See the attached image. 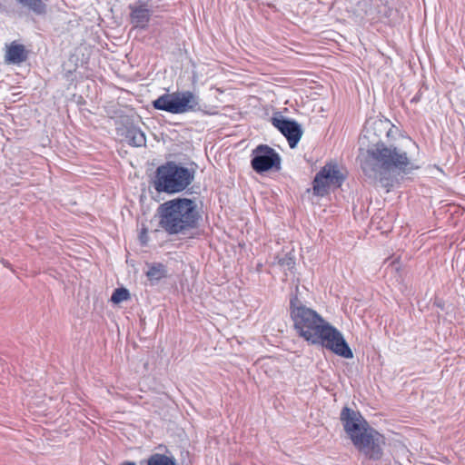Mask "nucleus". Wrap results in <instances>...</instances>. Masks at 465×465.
Listing matches in <instances>:
<instances>
[{"label": "nucleus", "mask_w": 465, "mask_h": 465, "mask_svg": "<svg viewBox=\"0 0 465 465\" xmlns=\"http://www.w3.org/2000/svg\"><path fill=\"white\" fill-rule=\"evenodd\" d=\"M17 2L36 15H43L46 12V5L43 0H17Z\"/></svg>", "instance_id": "nucleus-18"}, {"label": "nucleus", "mask_w": 465, "mask_h": 465, "mask_svg": "<svg viewBox=\"0 0 465 465\" xmlns=\"http://www.w3.org/2000/svg\"><path fill=\"white\" fill-rule=\"evenodd\" d=\"M155 109L171 114L193 111L199 105V98L191 91L163 94L153 102Z\"/></svg>", "instance_id": "nucleus-6"}, {"label": "nucleus", "mask_w": 465, "mask_h": 465, "mask_svg": "<svg viewBox=\"0 0 465 465\" xmlns=\"http://www.w3.org/2000/svg\"><path fill=\"white\" fill-rule=\"evenodd\" d=\"M345 175L336 162L327 163L315 175L312 182V193L316 196H325L331 190L339 188Z\"/></svg>", "instance_id": "nucleus-7"}, {"label": "nucleus", "mask_w": 465, "mask_h": 465, "mask_svg": "<svg viewBox=\"0 0 465 465\" xmlns=\"http://www.w3.org/2000/svg\"><path fill=\"white\" fill-rule=\"evenodd\" d=\"M146 276L151 282H158L166 276L165 266L162 263H152L148 265Z\"/></svg>", "instance_id": "nucleus-17"}, {"label": "nucleus", "mask_w": 465, "mask_h": 465, "mask_svg": "<svg viewBox=\"0 0 465 465\" xmlns=\"http://www.w3.org/2000/svg\"><path fill=\"white\" fill-rule=\"evenodd\" d=\"M27 58V52L23 45L12 43L5 54V60L10 64H20Z\"/></svg>", "instance_id": "nucleus-15"}, {"label": "nucleus", "mask_w": 465, "mask_h": 465, "mask_svg": "<svg viewBox=\"0 0 465 465\" xmlns=\"http://www.w3.org/2000/svg\"><path fill=\"white\" fill-rule=\"evenodd\" d=\"M122 465H135V463L132 462V461H128V462L123 463Z\"/></svg>", "instance_id": "nucleus-22"}, {"label": "nucleus", "mask_w": 465, "mask_h": 465, "mask_svg": "<svg viewBox=\"0 0 465 465\" xmlns=\"http://www.w3.org/2000/svg\"><path fill=\"white\" fill-rule=\"evenodd\" d=\"M385 444L384 437L374 429L369 430L353 445L370 459L379 460L382 456V447Z\"/></svg>", "instance_id": "nucleus-11"}, {"label": "nucleus", "mask_w": 465, "mask_h": 465, "mask_svg": "<svg viewBox=\"0 0 465 465\" xmlns=\"http://www.w3.org/2000/svg\"><path fill=\"white\" fill-rule=\"evenodd\" d=\"M158 214L161 228L169 234L194 228L200 218L196 203L187 198H176L162 203Z\"/></svg>", "instance_id": "nucleus-2"}, {"label": "nucleus", "mask_w": 465, "mask_h": 465, "mask_svg": "<svg viewBox=\"0 0 465 465\" xmlns=\"http://www.w3.org/2000/svg\"><path fill=\"white\" fill-rule=\"evenodd\" d=\"M127 145H145L146 140L143 132L136 128L128 129L125 135Z\"/></svg>", "instance_id": "nucleus-16"}, {"label": "nucleus", "mask_w": 465, "mask_h": 465, "mask_svg": "<svg viewBox=\"0 0 465 465\" xmlns=\"http://www.w3.org/2000/svg\"><path fill=\"white\" fill-rule=\"evenodd\" d=\"M272 124L286 137L289 145H296L298 143L302 131L295 121L289 120L282 115H278L272 118Z\"/></svg>", "instance_id": "nucleus-13"}, {"label": "nucleus", "mask_w": 465, "mask_h": 465, "mask_svg": "<svg viewBox=\"0 0 465 465\" xmlns=\"http://www.w3.org/2000/svg\"><path fill=\"white\" fill-rule=\"evenodd\" d=\"M364 174L388 186L392 175H408L420 169V164L402 147L361 148L358 155Z\"/></svg>", "instance_id": "nucleus-1"}, {"label": "nucleus", "mask_w": 465, "mask_h": 465, "mask_svg": "<svg viewBox=\"0 0 465 465\" xmlns=\"http://www.w3.org/2000/svg\"><path fill=\"white\" fill-rule=\"evenodd\" d=\"M291 317L296 331L305 341L318 339L317 333L325 320L314 310L305 306L297 297L291 300Z\"/></svg>", "instance_id": "nucleus-4"}, {"label": "nucleus", "mask_w": 465, "mask_h": 465, "mask_svg": "<svg viewBox=\"0 0 465 465\" xmlns=\"http://www.w3.org/2000/svg\"><path fill=\"white\" fill-rule=\"evenodd\" d=\"M193 179V173L188 168L174 163H167L158 167L154 188L157 192L179 193L184 190Z\"/></svg>", "instance_id": "nucleus-5"}, {"label": "nucleus", "mask_w": 465, "mask_h": 465, "mask_svg": "<svg viewBox=\"0 0 465 465\" xmlns=\"http://www.w3.org/2000/svg\"><path fill=\"white\" fill-rule=\"evenodd\" d=\"M341 420L349 438L354 444L364 434L373 429L369 426L359 411L344 407L341 412Z\"/></svg>", "instance_id": "nucleus-10"}, {"label": "nucleus", "mask_w": 465, "mask_h": 465, "mask_svg": "<svg viewBox=\"0 0 465 465\" xmlns=\"http://www.w3.org/2000/svg\"><path fill=\"white\" fill-rule=\"evenodd\" d=\"M278 264L285 269L292 270L294 267V257L292 253H286L283 257L279 258Z\"/></svg>", "instance_id": "nucleus-21"}, {"label": "nucleus", "mask_w": 465, "mask_h": 465, "mask_svg": "<svg viewBox=\"0 0 465 465\" xmlns=\"http://www.w3.org/2000/svg\"><path fill=\"white\" fill-rule=\"evenodd\" d=\"M410 138L388 119L369 118L360 136V145H393L394 143H407Z\"/></svg>", "instance_id": "nucleus-3"}, {"label": "nucleus", "mask_w": 465, "mask_h": 465, "mask_svg": "<svg viewBox=\"0 0 465 465\" xmlns=\"http://www.w3.org/2000/svg\"><path fill=\"white\" fill-rule=\"evenodd\" d=\"M130 299V292L125 288L115 289L111 297L114 303H120Z\"/></svg>", "instance_id": "nucleus-20"}, {"label": "nucleus", "mask_w": 465, "mask_h": 465, "mask_svg": "<svg viewBox=\"0 0 465 465\" xmlns=\"http://www.w3.org/2000/svg\"><path fill=\"white\" fill-rule=\"evenodd\" d=\"M341 420L349 438L354 444L364 434L373 429L369 426L359 411L344 407L341 412Z\"/></svg>", "instance_id": "nucleus-9"}, {"label": "nucleus", "mask_w": 465, "mask_h": 465, "mask_svg": "<svg viewBox=\"0 0 465 465\" xmlns=\"http://www.w3.org/2000/svg\"><path fill=\"white\" fill-rule=\"evenodd\" d=\"M129 9L131 10L130 18L132 24L135 27H146L150 20L152 11L147 8L145 5H130Z\"/></svg>", "instance_id": "nucleus-14"}, {"label": "nucleus", "mask_w": 465, "mask_h": 465, "mask_svg": "<svg viewBox=\"0 0 465 465\" xmlns=\"http://www.w3.org/2000/svg\"><path fill=\"white\" fill-rule=\"evenodd\" d=\"M148 465H175L174 460L163 454H153L147 461Z\"/></svg>", "instance_id": "nucleus-19"}, {"label": "nucleus", "mask_w": 465, "mask_h": 465, "mask_svg": "<svg viewBox=\"0 0 465 465\" xmlns=\"http://www.w3.org/2000/svg\"><path fill=\"white\" fill-rule=\"evenodd\" d=\"M317 336L318 339L312 340V344H320L345 359L353 357V353L342 334L327 321L318 331Z\"/></svg>", "instance_id": "nucleus-8"}, {"label": "nucleus", "mask_w": 465, "mask_h": 465, "mask_svg": "<svg viewBox=\"0 0 465 465\" xmlns=\"http://www.w3.org/2000/svg\"><path fill=\"white\" fill-rule=\"evenodd\" d=\"M252 167L259 173L272 168L280 169L281 158L272 147H256L252 151Z\"/></svg>", "instance_id": "nucleus-12"}]
</instances>
